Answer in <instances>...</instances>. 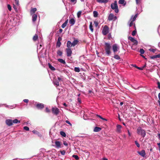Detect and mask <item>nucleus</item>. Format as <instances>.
<instances>
[{"label": "nucleus", "mask_w": 160, "mask_h": 160, "mask_svg": "<svg viewBox=\"0 0 160 160\" xmlns=\"http://www.w3.org/2000/svg\"><path fill=\"white\" fill-rule=\"evenodd\" d=\"M158 138L159 139H160V133L158 134Z\"/></svg>", "instance_id": "774afa93"}, {"label": "nucleus", "mask_w": 160, "mask_h": 160, "mask_svg": "<svg viewBox=\"0 0 160 160\" xmlns=\"http://www.w3.org/2000/svg\"><path fill=\"white\" fill-rule=\"evenodd\" d=\"M117 17L114 16L113 14L110 13L108 15V20L109 21L112 20L115 21L117 19Z\"/></svg>", "instance_id": "0eeeda50"}, {"label": "nucleus", "mask_w": 160, "mask_h": 160, "mask_svg": "<svg viewBox=\"0 0 160 160\" xmlns=\"http://www.w3.org/2000/svg\"><path fill=\"white\" fill-rule=\"evenodd\" d=\"M149 50L151 52H155L156 51L155 49L152 48L149 49Z\"/></svg>", "instance_id": "49530a36"}, {"label": "nucleus", "mask_w": 160, "mask_h": 160, "mask_svg": "<svg viewBox=\"0 0 160 160\" xmlns=\"http://www.w3.org/2000/svg\"><path fill=\"white\" fill-rule=\"evenodd\" d=\"M18 122H19L20 121L18 119H16L12 120V123H17Z\"/></svg>", "instance_id": "4c0bfd02"}, {"label": "nucleus", "mask_w": 160, "mask_h": 160, "mask_svg": "<svg viewBox=\"0 0 160 160\" xmlns=\"http://www.w3.org/2000/svg\"><path fill=\"white\" fill-rule=\"evenodd\" d=\"M112 49L113 52H117L118 50L119 49V47L117 44H115L112 45Z\"/></svg>", "instance_id": "1a4fd4ad"}, {"label": "nucleus", "mask_w": 160, "mask_h": 160, "mask_svg": "<svg viewBox=\"0 0 160 160\" xmlns=\"http://www.w3.org/2000/svg\"><path fill=\"white\" fill-rule=\"evenodd\" d=\"M55 144L56 146L58 148H61V142L58 141H56L55 142Z\"/></svg>", "instance_id": "a211bd4d"}, {"label": "nucleus", "mask_w": 160, "mask_h": 160, "mask_svg": "<svg viewBox=\"0 0 160 160\" xmlns=\"http://www.w3.org/2000/svg\"><path fill=\"white\" fill-rule=\"evenodd\" d=\"M133 22H132V21H131L129 25L130 27H131L132 25L133 24Z\"/></svg>", "instance_id": "4d7b16f0"}, {"label": "nucleus", "mask_w": 160, "mask_h": 160, "mask_svg": "<svg viewBox=\"0 0 160 160\" xmlns=\"http://www.w3.org/2000/svg\"><path fill=\"white\" fill-rule=\"evenodd\" d=\"M99 3H106L108 2V0H96Z\"/></svg>", "instance_id": "aec40b11"}, {"label": "nucleus", "mask_w": 160, "mask_h": 160, "mask_svg": "<svg viewBox=\"0 0 160 160\" xmlns=\"http://www.w3.org/2000/svg\"><path fill=\"white\" fill-rule=\"evenodd\" d=\"M93 14L94 17L96 18L98 17V13L97 11H94L93 12Z\"/></svg>", "instance_id": "7c9ffc66"}, {"label": "nucleus", "mask_w": 160, "mask_h": 160, "mask_svg": "<svg viewBox=\"0 0 160 160\" xmlns=\"http://www.w3.org/2000/svg\"><path fill=\"white\" fill-rule=\"evenodd\" d=\"M62 29H60L59 30V33H61L62 32Z\"/></svg>", "instance_id": "69168bd1"}, {"label": "nucleus", "mask_w": 160, "mask_h": 160, "mask_svg": "<svg viewBox=\"0 0 160 160\" xmlns=\"http://www.w3.org/2000/svg\"><path fill=\"white\" fill-rule=\"evenodd\" d=\"M160 58V54L150 57V58L152 59H154L157 58Z\"/></svg>", "instance_id": "4be33fe9"}, {"label": "nucleus", "mask_w": 160, "mask_h": 160, "mask_svg": "<svg viewBox=\"0 0 160 160\" xmlns=\"http://www.w3.org/2000/svg\"><path fill=\"white\" fill-rule=\"evenodd\" d=\"M72 157L74 158L76 160H78L79 159L78 156L77 155H73Z\"/></svg>", "instance_id": "a19ab883"}, {"label": "nucleus", "mask_w": 160, "mask_h": 160, "mask_svg": "<svg viewBox=\"0 0 160 160\" xmlns=\"http://www.w3.org/2000/svg\"><path fill=\"white\" fill-rule=\"evenodd\" d=\"M15 4L16 5H19V1L18 0H15Z\"/></svg>", "instance_id": "3c124183"}, {"label": "nucleus", "mask_w": 160, "mask_h": 160, "mask_svg": "<svg viewBox=\"0 0 160 160\" xmlns=\"http://www.w3.org/2000/svg\"><path fill=\"white\" fill-rule=\"evenodd\" d=\"M48 66H49V68L52 70L54 71V70H55V68L54 67H53L51 65V64L50 63H48Z\"/></svg>", "instance_id": "bb28decb"}, {"label": "nucleus", "mask_w": 160, "mask_h": 160, "mask_svg": "<svg viewBox=\"0 0 160 160\" xmlns=\"http://www.w3.org/2000/svg\"><path fill=\"white\" fill-rule=\"evenodd\" d=\"M108 39L110 40L112 38L111 33H109L108 36Z\"/></svg>", "instance_id": "c03bdc74"}, {"label": "nucleus", "mask_w": 160, "mask_h": 160, "mask_svg": "<svg viewBox=\"0 0 160 160\" xmlns=\"http://www.w3.org/2000/svg\"><path fill=\"white\" fill-rule=\"evenodd\" d=\"M137 133L138 134L141 135L143 138H144L146 135L145 130L142 129L141 127H138L137 129Z\"/></svg>", "instance_id": "7ed1b4c3"}, {"label": "nucleus", "mask_w": 160, "mask_h": 160, "mask_svg": "<svg viewBox=\"0 0 160 160\" xmlns=\"http://www.w3.org/2000/svg\"><path fill=\"white\" fill-rule=\"evenodd\" d=\"M78 102L79 103H81V99L79 98H78L77 99Z\"/></svg>", "instance_id": "680f3d73"}, {"label": "nucleus", "mask_w": 160, "mask_h": 160, "mask_svg": "<svg viewBox=\"0 0 160 160\" xmlns=\"http://www.w3.org/2000/svg\"><path fill=\"white\" fill-rule=\"evenodd\" d=\"M132 66L133 67H135V68H137V69H139L140 70H142L143 69V67L140 68V67H138L135 64H132Z\"/></svg>", "instance_id": "2f4dec72"}, {"label": "nucleus", "mask_w": 160, "mask_h": 160, "mask_svg": "<svg viewBox=\"0 0 160 160\" xmlns=\"http://www.w3.org/2000/svg\"><path fill=\"white\" fill-rule=\"evenodd\" d=\"M57 54L58 55L61 56L62 55V52L60 50H59L57 52Z\"/></svg>", "instance_id": "473e14b6"}, {"label": "nucleus", "mask_w": 160, "mask_h": 160, "mask_svg": "<svg viewBox=\"0 0 160 160\" xmlns=\"http://www.w3.org/2000/svg\"><path fill=\"white\" fill-rule=\"evenodd\" d=\"M111 7L112 9L114 10L115 12L116 13H118V12L119 10L117 1H114V3L111 4Z\"/></svg>", "instance_id": "20e7f679"}, {"label": "nucleus", "mask_w": 160, "mask_h": 160, "mask_svg": "<svg viewBox=\"0 0 160 160\" xmlns=\"http://www.w3.org/2000/svg\"><path fill=\"white\" fill-rule=\"evenodd\" d=\"M157 145L159 147V150L160 151V143H157Z\"/></svg>", "instance_id": "0e129e2a"}, {"label": "nucleus", "mask_w": 160, "mask_h": 160, "mask_svg": "<svg viewBox=\"0 0 160 160\" xmlns=\"http://www.w3.org/2000/svg\"><path fill=\"white\" fill-rule=\"evenodd\" d=\"M62 39V38L61 37H59L58 38V41H59L60 42V41H61Z\"/></svg>", "instance_id": "bf43d9fd"}, {"label": "nucleus", "mask_w": 160, "mask_h": 160, "mask_svg": "<svg viewBox=\"0 0 160 160\" xmlns=\"http://www.w3.org/2000/svg\"><path fill=\"white\" fill-rule=\"evenodd\" d=\"M82 12L81 11H79L78 12L77 15L78 18H79L80 17Z\"/></svg>", "instance_id": "c9c22d12"}, {"label": "nucleus", "mask_w": 160, "mask_h": 160, "mask_svg": "<svg viewBox=\"0 0 160 160\" xmlns=\"http://www.w3.org/2000/svg\"><path fill=\"white\" fill-rule=\"evenodd\" d=\"M23 129L24 130L26 131H29V128L27 126H25L23 127Z\"/></svg>", "instance_id": "a18cd8bd"}, {"label": "nucleus", "mask_w": 160, "mask_h": 160, "mask_svg": "<svg viewBox=\"0 0 160 160\" xmlns=\"http://www.w3.org/2000/svg\"><path fill=\"white\" fill-rule=\"evenodd\" d=\"M111 47L109 43L108 42L105 43L104 49L106 53L108 56H109L111 54Z\"/></svg>", "instance_id": "f257e3e1"}, {"label": "nucleus", "mask_w": 160, "mask_h": 160, "mask_svg": "<svg viewBox=\"0 0 160 160\" xmlns=\"http://www.w3.org/2000/svg\"><path fill=\"white\" fill-rule=\"evenodd\" d=\"M23 101L25 102L28 103V102L29 100L28 99H25L23 100Z\"/></svg>", "instance_id": "052dcab7"}, {"label": "nucleus", "mask_w": 160, "mask_h": 160, "mask_svg": "<svg viewBox=\"0 0 160 160\" xmlns=\"http://www.w3.org/2000/svg\"><path fill=\"white\" fill-rule=\"evenodd\" d=\"M157 84H158V88H159V89H160V82H157Z\"/></svg>", "instance_id": "13d9d810"}, {"label": "nucleus", "mask_w": 160, "mask_h": 160, "mask_svg": "<svg viewBox=\"0 0 160 160\" xmlns=\"http://www.w3.org/2000/svg\"><path fill=\"white\" fill-rule=\"evenodd\" d=\"M114 58L117 60H119L120 59V57L118 55H115L114 57Z\"/></svg>", "instance_id": "72a5a7b5"}, {"label": "nucleus", "mask_w": 160, "mask_h": 160, "mask_svg": "<svg viewBox=\"0 0 160 160\" xmlns=\"http://www.w3.org/2000/svg\"><path fill=\"white\" fill-rule=\"evenodd\" d=\"M128 38L129 40H130L132 42L134 43V44L137 45L138 44V42L137 40L129 36L128 37Z\"/></svg>", "instance_id": "9d476101"}, {"label": "nucleus", "mask_w": 160, "mask_h": 160, "mask_svg": "<svg viewBox=\"0 0 160 160\" xmlns=\"http://www.w3.org/2000/svg\"><path fill=\"white\" fill-rule=\"evenodd\" d=\"M52 111L53 114L57 116L59 114L60 110L58 108L55 107L52 108Z\"/></svg>", "instance_id": "423d86ee"}, {"label": "nucleus", "mask_w": 160, "mask_h": 160, "mask_svg": "<svg viewBox=\"0 0 160 160\" xmlns=\"http://www.w3.org/2000/svg\"><path fill=\"white\" fill-rule=\"evenodd\" d=\"M109 28L107 25H105L102 30V33L104 35H106L109 32Z\"/></svg>", "instance_id": "39448f33"}, {"label": "nucleus", "mask_w": 160, "mask_h": 160, "mask_svg": "<svg viewBox=\"0 0 160 160\" xmlns=\"http://www.w3.org/2000/svg\"><path fill=\"white\" fill-rule=\"evenodd\" d=\"M89 28H90V30L91 31V32H93V28L92 22H90V24L89 25Z\"/></svg>", "instance_id": "c85d7f7f"}, {"label": "nucleus", "mask_w": 160, "mask_h": 160, "mask_svg": "<svg viewBox=\"0 0 160 160\" xmlns=\"http://www.w3.org/2000/svg\"><path fill=\"white\" fill-rule=\"evenodd\" d=\"M74 70L77 72H79L80 71V68H79L75 67L74 68Z\"/></svg>", "instance_id": "ea45409f"}, {"label": "nucleus", "mask_w": 160, "mask_h": 160, "mask_svg": "<svg viewBox=\"0 0 160 160\" xmlns=\"http://www.w3.org/2000/svg\"><path fill=\"white\" fill-rule=\"evenodd\" d=\"M122 126L121 125L117 124V132L118 133H120L121 132V128Z\"/></svg>", "instance_id": "4468645a"}, {"label": "nucleus", "mask_w": 160, "mask_h": 160, "mask_svg": "<svg viewBox=\"0 0 160 160\" xmlns=\"http://www.w3.org/2000/svg\"><path fill=\"white\" fill-rule=\"evenodd\" d=\"M66 52L67 55V57H69L71 56L72 53V51L70 48H68L65 50Z\"/></svg>", "instance_id": "6e6552de"}, {"label": "nucleus", "mask_w": 160, "mask_h": 160, "mask_svg": "<svg viewBox=\"0 0 160 160\" xmlns=\"http://www.w3.org/2000/svg\"><path fill=\"white\" fill-rule=\"evenodd\" d=\"M68 22V20H66L65 22L62 25L61 27L62 28H64L67 26Z\"/></svg>", "instance_id": "b1692460"}, {"label": "nucleus", "mask_w": 160, "mask_h": 160, "mask_svg": "<svg viewBox=\"0 0 160 160\" xmlns=\"http://www.w3.org/2000/svg\"><path fill=\"white\" fill-rule=\"evenodd\" d=\"M61 43L59 41H57V43H56V46L57 47H60L61 45Z\"/></svg>", "instance_id": "f704fd0d"}, {"label": "nucleus", "mask_w": 160, "mask_h": 160, "mask_svg": "<svg viewBox=\"0 0 160 160\" xmlns=\"http://www.w3.org/2000/svg\"><path fill=\"white\" fill-rule=\"evenodd\" d=\"M37 9L36 8H32L30 11L31 15L34 14V13L37 11Z\"/></svg>", "instance_id": "dca6fc26"}, {"label": "nucleus", "mask_w": 160, "mask_h": 160, "mask_svg": "<svg viewBox=\"0 0 160 160\" xmlns=\"http://www.w3.org/2000/svg\"><path fill=\"white\" fill-rule=\"evenodd\" d=\"M75 19L73 18L70 19L69 21V22L72 25H73L75 24Z\"/></svg>", "instance_id": "6ab92c4d"}, {"label": "nucleus", "mask_w": 160, "mask_h": 160, "mask_svg": "<svg viewBox=\"0 0 160 160\" xmlns=\"http://www.w3.org/2000/svg\"><path fill=\"white\" fill-rule=\"evenodd\" d=\"M58 60L59 62L63 64H65L66 63L65 61L62 59L59 58L58 59Z\"/></svg>", "instance_id": "393cba45"}, {"label": "nucleus", "mask_w": 160, "mask_h": 160, "mask_svg": "<svg viewBox=\"0 0 160 160\" xmlns=\"http://www.w3.org/2000/svg\"><path fill=\"white\" fill-rule=\"evenodd\" d=\"M32 21L33 22H35L36 21L37 18V15L36 14H32Z\"/></svg>", "instance_id": "f3484780"}, {"label": "nucleus", "mask_w": 160, "mask_h": 160, "mask_svg": "<svg viewBox=\"0 0 160 160\" xmlns=\"http://www.w3.org/2000/svg\"><path fill=\"white\" fill-rule=\"evenodd\" d=\"M6 123L8 126H12L13 124L12 120L9 119H7L6 120Z\"/></svg>", "instance_id": "9b49d317"}, {"label": "nucleus", "mask_w": 160, "mask_h": 160, "mask_svg": "<svg viewBox=\"0 0 160 160\" xmlns=\"http://www.w3.org/2000/svg\"><path fill=\"white\" fill-rule=\"evenodd\" d=\"M74 41L72 43L71 41H68L67 42V47L68 48H71L72 47H74L78 44L79 41L76 39L75 38H73Z\"/></svg>", "instance_id": "f03ea898"}, {"label": "nucleus", "mask_w": 160, "mask_h": 160, "mask_svg": "<svg viewBox=\"0 0 160 160\" xmlns=\"http://www.w3.org/2000/svg\"><path fill=\"white\" fill-rule=\"evenodd\" d=\"M36 107L38 109H42L44 107V105L42 103H38L36 105Z\"/></svg>", "instance_id": "f8f14e48"}, {"label": "nucleus", "mask_w": 160, "mask_h": 160, "mask_svg": "<svg viewBox=\"0 0 160 160\" xmlns=\"http://www.w3.org/2000/svg\"><path fill=\"white\" fill-rule=\"evenodd\" d=\"M8 8L9 11H11V7L9 4L8 5Z\"/></svg>", "instance_id": "de8ad7c7"}, {"label": "nucleus", "mask_w": 160, "mask_h": 160, "mask_svg": "<svg viewBox=\"0 0 160 160\" xmlns=\"http://www.w3.org/2000/svg\"><path fill=\"white\" fill-rule=\"evenodd\" d=\"M63 144L64 145H65L66 146H67L68 145V144L66 141L64 142Z\"/></svg>", "instance_id": "e2e57ef3"}, {"label": "nucleus", "mask_w": 160, "mask_h": 160, "mask_svg": "<svg viewBox=\"0 0 160 160\" xmlns=\"http://www.w3.org/2000/svg\"><path fill=\"white\" fill-rule=\"evenodd\" d=\"M63 105L66 107L67 106V105L65 103H63Z\"/></svg>", "instance_id": "338daca9"}, {"label": "nucleus", "mask_w": 160, "mask_h": 160, "mask_svg": "<svg viewBox=\"0 0 160 160\" xmlns=\"http://www.w3.org/2000/svg\"><path fill=\"white\" fill-rule=\"evenodd\" d=\"M101 128H100L96 127L94 129V131L95 132H98L101 131Z\"/></svg>", "instance_id": "5701e85b"}, {"label": "nucleus", "mask_w": 160, "mask_h": 160, "mask_svg": "<svg viewBox=\"0 0 160 160\" xmlns=\"http://www.w3.org/2000/svg\"><path fill=\"white\" fill-rule=\"evenodd\" d=\"M60 134L64 137H65L66 136V134L65 132L63 131H61L60 132Z\"/></svg>", "instance_id": "e433bc0d"}, {"label": "nucleus", "mask_w": 160, "mask_h": 160, "mask_svg": "<svg viewBox=\"0 0 160 160\" xmlns=\"http://www.w3.org/2000/svg\"><path fill=\"white\" fill-rule=\"evenodd\" d=\"M137 17V14H135V16L133 17V16H132V18H131L130 20H132V22H134L135 21L136 18Z\"/></svg>", "instance_id": "cd10ccee"}, {"label": "nucleus", "mask_w": 160, "mask_h": 160, "mask_svg": "<svg viewBox=\"0 0 160 160\" xmlns=\"http://www.w3.org/2000/svg\"><path fill=\"white\" fill-rule=\"evenodd\" d=\"M118 3L121 4H123L124 6H125L126 3L125 0H119Z\"/></svg>", "instance_id": "412c9836"}, {"label": "nucleus", "mask_w": 160, "mask_h": 160, "mask_svg": "<svg viewBox=\"0 0 160 160\" xmlns=\"http://www.w3.org/2000/svg\"><path fill=\"white\" fill-rule=\"evenodd\" d=\"M136 4H139L141 3V0H136Z\"/></svg>", "instance_id": "8fccbe9b"}, {"label": "nucleus", "mask_w": 160, "mask_h": 160, "mask_svg": "<svg viewBox=\"0 0 160 160\" xmlns=\"http://www.w3.org/2000/svg\"><path fill=\"white\" fill-rule=\"evenodd\" d=\"M139 52L141 54H143L145 52V51L143 49L141 48Z\"/></svg>", "instance_id": "79ce46f5"}, {"label": "nucleus", "mask_w": 160, "mask_h": 160, "mask_svg": "<svg viewBox=\"0 0 160 160\" xmlns=\"http://www.w3.org/2000/svg\"><path fill=\"white\" fill-rule=\"evenodd\" d=\"M66 122L68 124H69L70 126H72V124L70 123V122L68 121V120L66 121Z\"/></svg>", "instance_id": "6e6d98bb"}, {"label": "nucleus", "mask_w": 160, "mask_h": 160, "mask_svg": "<svg viewBox=\"0 0 160 160\" xmlns=\"http://www.w3.org/2000/svg\"><path fill=\"white\" fill-rule=\"evenodd\" d=\"M53 83L54 85H56L57 86H58L59 85V81L56 78H54L53 79Z\"/></svg>", "instance_id": "2eb2a0df"}, {"label": "nucleus", "mask_w": 160, "mask_h": 160, "mask_svg": "<svg viewBox=\"0 0 160 160\" xmlns=\"http://www.w3.org/2000/svg\"><path fill=\"white\" fill-rule=\"evenodd\" d=\"M45 110H46V112H50V110L48 108H46Z\"/></svg>", "instance_id": "5fc2aeb1"}, {"label": "nucleus", "mask_w": 160, "mask_h": 160, "mask_svg": "<svg viewBox=\"0 0 160 160\" xmlns=\"http://www.w3.org/2000/svg\"><path fill=\"white\" fill-rule=\"evenodd\" d=\"M72 2H73L74 4H75L77 2V0H70Z\"/></svg>", "instance_id": "864d4df0"}, {"label": "nucleus", "mask_w": 160, "mask_h": 160, "mask_svg": "<svg viewBox=\"0 0 160 160\" xmlns=\"http://www.w3.org/2000/svg\"><path fill=\"white\" fill-rule=\"evenodd\" d=\"M135 144H136V145L137 146L138 148H139L140 147V144H139V143H138V141H135Z\"/></svg>", "instance_id": "37998d69"}, {"label": "nucleus", "mask_w": 160, "mask_h": 160, "mask_svg": "<svg viewBox=\"0 0 160 160\" xmlns=\"http://www.w3.org/2000/svg\"><path fill=\"white\" fill-rule=\"evenodd\" d=\"M134 26L135 27V30L133 31L132 33V34L133 36H135L136 35V33L137 32L136 29V28L135 25V23L134 24Z\"/></svg>", "instance_id": "c756f323"}, {"label": "nucleus", "mask_w": 160, "mask_h": 160, "mask_svg": "<svg viewBox=\"0 0 160 160\" xmlns=\"http://www.w3.org/2000/svg\"><path fill=\"white\" fill-rule=\"evenodd\" d=\"M60 152L61 154L63 155H64L66 152V151L65 150L60 151Z\"/></svg>", "instance_id": "09e8293b"}, {"label": "nucleus", "mask_w": 160, "mask_h": 160, "mask_svg": "<svg viewBox=\"0 0 160 160\" xmlns=\"http://www.w3.org/2000/svg\"><path fill=\"white\" fill-rule=\"evenodd\" d=\"M97 116L98 117H99V118H100L101 119H102L103 120H105V121H107V120L105 118H102V117L100 115H97Z\"/></svg>", "instance_id": "58836bf2"}, {"label": "nucleus", "mask_w": 160, "mask_h": 160, "mask_svg": "<svg viewBox=\"0 0 160 160\" xmlns=\"http://www.w3.org/2000/svg\"><path fill=\"white\" fill-rule=\"evenodd\" d=\"M94 24H95V27H97L98 24V23L97 22L95 21L94 22Z\"/></svg>", "instance_id": "603ef678"}, {"label": "nucleus", "mask_w": 160, "mask_h": 160, "mask_svg": "<svg viewBox=\"0 0 160 160\" xmlns=\"http://www.w3.org/2000/svg\"><path fill=\"white\" fill-rule=\"evenodd\" d=\"M38 38V36L37 34L35 35L33 37V40L34 41H37Z\"/></svg>", "instance_id": "a878e982"}, {"label": "nucleus", "mask_w": 160, "mask_h": 160, "mask_svg": "<svg viewBox=\"0 0 160 160\" xmlns=\"http://www.w3.org/2000/svg\"><path fill=\"white\" fill-rule=\"evenodd\" d=\"M138 153L143 157H144L146 155V152L144 150H142L140 152H138Z\"/></svg>", "instance_id": "ddd939ff"}]
</instances>
